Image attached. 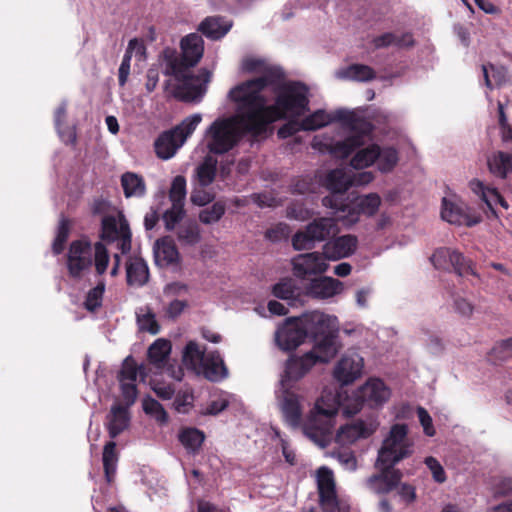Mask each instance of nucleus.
Instances as JSON below:
<instances>
[{"mask_svg": "<svg viewBox=\"0 0 512 512\" xmlns=\"http://www.w3.org/2000/svg\"><path fill=\"white\" fill-rule=\"evenodd\" d=\"M413 442L408 438L406 424L396 423L391 426L386 438L378 450L375 468L377 473L369 476L366 487L375 494L387 495L398 489V495L406 504L416 500V489L408 483H401L403 473L395 465L413 454Z\"/></svg>", "mask_w": 512, "mask_h": 512, "instance_id": "obj_1", "label": "nucleus"}, {"mask_svg": "<svg viewBox=\"0 0 512 512\" xmlns=\"http://www.w3.org/2000/svg\"><path fill=\"white\" fill-rule=\"evenodd\" d=\"M180 48V56L172 50L164 52V74L174 77L179 82L174 89V97L182 101H191L205 93L212 73L206 68L200 69L196 75L191 72V68L199 63L204 53V41L201 35L197 33L186 35L181 40Z\"/></svg>", "mask_w": 512, "mask_h": 512, "instance_id": "obj_2", "label": "nucleus"}, {"mask_svg": "<svg viewBox=\"0 0 512 512\" xmlns=\"http://www.w3.org/2000/svg\"><path fill=\"white\" fill-rule=\"evenodd\" d=\"M336 118L350 129L351 134L341 141L329 144L322 143L315 137L313 147L323 149L339 159H346L355 152L350 159V166L357 170L372 166L380 155L378 144L365 146L372 134L373 125L368 120L347 111H339Z\"/></svg>", "mask_w": 512, "mask_h": 512, "instance_id": "obj_3", "label": "nucleus"}, {"mask_svg": "<svg viewBox=\"0 0 512 512\" xmlns=\"http://www.w3.org/2000/svg\"><path fill=\"white\" fill-rule=\"evenodd\" d=\"M275 102L267 105V99L251 109L244 118L249 122V130L256 134H266L269 126L288 115L299 117L309 110L308 88L297 81L281 84L275 90Z\"/></svg>", "mask_w": 512, "mask_h": 512, "instance_id": "obj_4", "label": "nucleus"}, {"mask_svg": "<svg viewBox=\"0 0 512 512\" xmlns=\"http://www.w3.org/2000/svg\"><path fill=\"white\" fill-rule=\"evenodd\" d=\"M238 114L235 116L218 117L204 132V143L208 152L212 155H223L239 145L245 135L256 139L264 134H256L249 130V122L244 116L249 113V108H244L242 103H235Z\"/></svg>", "mask_w": 512, "mask_h": 512, "instance_id": "obj_5", "label": "nucleus"}, {"mask_svg": "<svg viewBox=\"0 0 512 512\" xmlns=\"http://www.w3.org/2000/svg\"><path fill=\"white\" fill-rule=\"evenodd\" d=\"M261 73L260 77L244 81L233 87L229 91L230 100L234 103H242L244 108L251 110L266 99L263 91L268 86L280 83L285 77L283 70L278 66L265 64Z\"/></svg>", "mask_w": 512, "mask_h": 512, "instance_id": "obj_6", "label": "nucleus"}, {"mask_svg": "<svg viewBox=\"0 0 512 512\" xmlns=\"http://www.w3.org/2000/svg\"><path fill=\"white\" fill-rule=\"evenodd\" d=\"M323 402L322 398L317 400L302 425L304 435L321 448L331 443L338 414V408L335 405L324 408Z\"/></svg>", "mask_w": 512, "mask_h": 512, "instance_id": "obj_7", "label": "nucleus"}, {"mask_svg": "<svg viewBox=\"0 0 512 512\" xmlns=\"http://www.w3.org/2000/svg\"><path fill=\"white\" fill-rule=\"evenodd\" d=\"M201 121L202 115L195 113L184 118L175 127L162 132L154 143L156 155L164 160L173 157L176 151L194 133Z\"/></svg>", "mask_w": 512, "mask_h": 512, "instance_id": "obj_8", "label": "nucleus"}, {"mask_svg": "<svg viewBox=\"0 0 512 512\" xmlns=\"http://www.w3.org/2000/svg\"><path fill=\"white\" fill-rule=\"evenodd\" d=\"M381 198L375 193L360 197L356 202L339 201L336 196H325L322 205L335 210L337 218L346 224H354L361 213L373 216L379 209Z\"/></svg>", "mask_w": 512, "mask_h": 512, "instance_id": "obj_9", "label": "nucleus"}, {"mask_svg": "<svg viewBox=\"0 0 512 512\" xmlns=\"http://www.w3.org/2000/svg\"><path fill=\"white\" fill-rule=\"evenodd\" d=\"M93 263L91 243L87 240H74L70 243L67 254V270L73 279H80Z\"/></svg>", "mask_w": 512, "mask_h": 512, "instance_id": "obj_10", "label": "nucleus"}, {"mask_svg": "<svg viewBox=\"0 0 512 512\" xmlns=\"http://www.w3.org/2000/svg\"><path fill=\"white\" fill-rule=\"evenodd\" d=\"M131 237L129 224L123 215L120 217L119 226L114 216L108 215L103 217L101 223L102 240L113 242L119 239V249L125 254L131 250Z\"/></svg>", "mask_w": 512, "mask_h": 512, "instance_id": "obj_11", "label": "nucleus"}, {"mask_svg": "<svg viewBox=\"0 0 512 512\" xmlns=\"http://www.w3.org/2000/svg\"><path fill=\"white\" fill-rule=\"evenodd\" d=\"M276 343L283 351L296 350L307 338L300 317H290L276 332Z\"/></svg>", "mask_w": 512, "mask_h": 512, "instance_id": "obj_12", "label": "nucleus"}, {"mask_svg": "<svg viewBox=\"0 0 512 512\" xmlns=\"http://www.w3.org/2000/svg\"><path fill=\"white\" fill-rule=\"evenodd\" d=\"M326 260L323 252L299 254L295 256L291 262L293 274L295 277L302 280L311 275L323 274L329 267Z\"/></svg>", "mask_w": 512, "mask_h": 512, "instance_id": "obj_13", "label": "nucleus"}, {"mask_svg": "<svg viewBox=\"0 0 512 512\" xmlns=\"http://www.w3.org/2000/svg\"><path fill=\"white\" fill-rule=\"evenodd\" d=\"M278 399L286 423L292 428H298L302 422L303 397L293 391L290 385H286L282 387V392Z\"/></svg>", "mask_w": 512, "mask_h": 512, "instance_id": "obj_14", "label": "nucleus"}, {"mask_svg": "<svg viewBox=\"0 0 512 512\" xmlns=\"http://www.w3.org/2000/svg\"><path fill=\"white\" fill-rule=\"evenodd\" d=\"M305 330L306 337L317 340L338 330L336 327V318L326 315L322 312L314 311L304 314L300 317Z\"/></svg>", "mask_w": 512, "mask_h": 512, "instance_id": "obj_15", "label": "nucleus"}, {"mask_svg": "<svg viewBox=\"0 0 512 512\" xmlns=\"http://www.w3.org/2000/svg\"><path fill=\"white\" fill-rule=\"evenodd\" d=\"M317 485L321 508L325 512H335L338 509V499L332 471L321 467L318 470Z\"/></svg>", "mask_w": 512, "mask_h": 512, "instance_id": "obj_16", "label": "nucleus"}, {"mask_svg": "<svg viewBox=\"0 0 512 512\" xmlns=\"http://www.w3.org/2000/svg\"><path fill=\"white\" fill-rule=\"evenodd\" d=\"M363 358L357 353L345 354L334 369V377L343 385L354 382L362 374Z\"/></svg>", "mask_w": 512, "mask_h": 512, "instance_id": "obj_17", "label": "nucleus"}, {"mask_svg": "<svg viewBox=\"0 0 512 512\" xmlns=\"http://www.w3.org/2000/svg\"><path fill=\"white\" fill-rule=\"evenodd\" d=\"M377 427L378 424L373 420L369 422L357 420L352 424L342 426L335 436V441L341 446L353 444L358 439L370 437Z\"/></svg>", "mask_w": 512, "mask_h": 512, "instance_id": "obj_18", "label": "nucleus"}, {"mask_svg": "<svg viewBox=\"0 0 512 512\" xmlns=\"http://www.w3.org/2000/svg\"><path fill=\"white\" fill-rule=\"evenodd\" d=\"M315 365V357L312 352H306L302 356H290L285 364L284 377L281 380L282 387L289 385L291 381L300 380Z\"/></svg>", "mask_w": 512, "mask_h": 512, "instance_id": "obj_19", "label": "nucleus"}, {"mask_svg": "<svg viewBox=\"0 0 512 512\" xmlns=\"http://www.w3.org/2000/svg\"><path fill=\"white\" fill-rule=\"evenodd\" d=\"M390 397V391L380 379H370L357 392L356 398L362 405L371 408L381 406Z\"/></svg>", "mask_w": 512, "mask_h": 512, "instance_id": "obj_20", "label": "nucleus"}, {"mask_svg": "<svg viewBox=\"0 0 512 512\" xmlns=\"http://www.w3.org/2000/svg\"><path fill=\"white\" fill-rule=\"evenodd\" d=\"M358 246L355 235L346 234L327 241L323 246V255L327 260H340L354 254Z\"/></svg>", "mask_w": 512, "mask_h": 512, "instance_id": "obj_21", "label": "nucleus"}, {"mask_svg": "<svg viewBox=\"0 0 512 512\" xmlns=\"http://www.w3.org/2000/svg\"><path fill=\"white\" fill-rule=\"evenodd\" d=\"M324 186L331 192L329 196H336L341 202L347 201L345 192L353 186V180L344 168H336L327 173Z\"/></svg>", "mask_w": 512, "mask_h": 512, "instance_id": "obj_22", "label": "nucleus"}, {"mask_svg": "<svg viewBox=\"0 0 512 512\" xmlns=\"http://www.w3.org/2000/svg\"><path fill=\"white\" fill-rule=\"evenodd\" d=\"M197 374H202L211 382H220L228 377V368L219 351L215 350L206 354V358L200 365Z\"/></svg>", "mask_w": 512, "mask_h": 512, "instance_id": "obj_23", "label": "nucleus"}, {"mask_svg": "<svg viewBox=\"0 0 512 512\" xmlns=\"http://www.w3.org/2000/svg\"><path fill=\"white\" fill-rule=\"evenodd\" d=\"M306 289L309 296L326 299L341 293L343 283L338 279L324 276L311 280Z\"/></svg>", "mask_w": 512, "mask_h": 512, "instance_id": "obj_24", "label": "nucleus"}, {"mask_svg": "<svg viewBox=\"0 0 512 512\" xmlns=\"http://www.w3.org/2000/svg\"><path fill=\"white\" fill-rule=\"evenodd\" d=\"M441 217L443 220L455 225L472 227L479 222L478 218H472L465 210L463 204L442 200Z\"/></svg>", "mask_w": 512, "mask_h": 512, "instance_id": "obj_25", "label": "nucleus"}, {"mask_svg": "<svg viewBox=\"0 0 512 512\" xmlns=\"http://www.w3.org/2000/svg\"><path fill=\"white\" fill-rule=\"evenodd\" d=\"M337 339L338 330L320 337L317 340H313L314 346L310 352L313 353L316 364L328 363L337 355L339 349Z\"/></svg>", "mask_w": 512, "mask_h": 512, "instance_id": "obj_26", "label": "nucleus"}, {"mask_svg": "<svg viewBox=\"0 0 512 512\" xmlns=\"http://www.w3.org/2000/svg\"><path fill=\"white\" fill-rule=\"evenodd\" d=\"M155 261L161 267H168L179 263V251L170 237L158 239L155 243Z\"/></svg>", "mask_w": 512, "mask_h": 512, "instance_id": "obj_27", "label": "nucleus"}, {"mask_svg": "<svg viewBox=\"0 0 512 512\" xmlns=\"http://www.w3.org/2000/svg\"><path fill=\"white\" fill-rule=\"evenodd\" d=\"M149 280V268L144 259L131 258L126 263V281L129 286L142 287Z\"/></svg>", "mask_w": 512, "mask_h": 512, "instance_id": "obj_28", "label": "nucleus"}, {"mask_svg": "<svg viewBox=\"0 0 512 512\" xmlns=\"http://www.w3.org/2000/svg\"><path fill=\"white\" fill-rule=\"evenodd\" d=\"M487 165L495 177L506 179L512 172V155L508 152L497 151L488 158Z\"/></svg>", "mask_w": 512, "mask_h": 512, "instance_id": "obj_29", "label": "nucleus"}, {"mask_svg": "<svg viewBox=\"0 0 512 512\" xmlns=\"http://www.w3.org/2000/svg\"><path fill=\"white\" fill-rule=\"evenodd\" d=\"M308 232L316 242L326 240L336 229V220L330 217H319L307 226Z\"/></svg>", "mask_w": 512, "mask_h": 512, "instance_id": "obj_30", "label": "nucleus"}, {"mask_svg": "<svg viewBox=\"0 0 512 512\" xmlns=\"http://www.w3.org/2000/svg\"><path fill=\"white\" fill-rule=\"evenodd\" d=\"M178 440L188 453L195 455L202 447L205 434L203 431L194 427L183 428L179 432Z\"/></svg>", "mask_w": 512, "mask_h": 512, "instance_id": "obj_31", "label": "nucleus"}, {"mask_svg": "<svg viewBox=\"0 0 512 512\" xmlns=\"http://www.w3.org/2000/svg\"><path fill=\"white\" fill-rule=\"evenodd\" d=\"M121 186L126 198L143 197L146 194L143 177L133 172H126L121 176Z\"/></svg>", "mask_w": 512, "mask_h": 512, "instance_id": "obj_32", "label": "nucleus"}, {"mask_svg": "<svg viewBox=\"0 0 512 512\" xmlns=\"http://www.w3.org/2000/svg\"><path fill=\"white\" fill-rule=\"evenodd\" d=\"M107 429L109 436L114 439L121 434L128 425L127 410L122 406H113L110 414L107 416Z\"/></svg>", "mask_w": 512, "mask_h": 512, "instance_id": "obj_33", "label": "nucleus"}, {"mask_svg": "<svg viewBox=\"0 0 512 512\" xmlns=\"http://www.w3.org/2000/svg\"><path fill=\"white\" fill-rule=\"evenodd\" d=\"M136 52V54L143 55L145 53V47L142 43L139 42L138 39H131L128 43L127 50L123 56L122 62L118 71V81L120 86H124L127 82L129 73H130V62L132 58V53Z\"/></svg>", "mask_w": 512, "mask_h": 512, "instance_id": "obj_34", "label": "nucleus"}, {"mask_svg": "<svg viewBox=\"0 0 512 512\" xmlns=\"http://www.w3.org/2000/svg\"><path fill=\"white\" fill-rule=\"evenodd\" d=\"M339 111L340 110L336 111L334 116H331L330 114L326 113L325 110H316L301 120L300 129L302 131H315L330 124L333 121H338L336 117Z\"/></svg>", "mask_w": 512, "mask_h": 512, "instance_id": "obj_35", "label": "nucleus"}, {"mask_svg": "<svg viewBox=\"0 0 512 512\" xmlns=\"http://www.w3.org/2000/svg\"><path fill=\"white\" fill-rule=\"evenodd\" d=\"M217 159L212 155H207L196 168V176L201 187L211 185L217 174Z\"/></svg>", "mask_w": 512, "mask_h": 512, "instance_id": "obj_36", "label": "nucleus"}, {"mask_svg": "<svg viewBox=\"0 0 512 512\" xmlns=\"http://www.w3.org/2000/svg\"><path fill=\"white\" fill-rule=\"evenodd\" d=\"M204 349H200L198 344L194 341H189L183 351V363L184 365L197 373L206 358Z\"/></svg>", "mask_w": 512, "mask_h": 512, "instance_id": "obj_37", "label": "nucleus"}, {"mask_svg": "<svg viewBox=\"0 0 512 512\" xmlns=\"http://www.w3.org/2000/svg\"><path fill=\"white\" fill-rule=\"evenodd\" d=\"M170 352V342L165 339H157L148 348L147 357L151 364L160 368L165 364Z\"/></svg>", "mask_w": 512, "mask_h": 512, "instance_id": "obj_38", "label": "nucleus"}, {"mask_svg": "<svg viewBox=\"0 0 512 512\" xmlns=\"http://www.w3.org/2000/svg\"><path fill=\"white\" fill-rule=\"evenodd\" d=\"M102 461L106 481L110 483L114 479L118 462V453L116 450V443L114 441H109L105 444Z\"/></svg>", "mask_w": 512, "mask_h": 512, "instance_id": "obj_39", "label": "nucleus"}, {"mask_svg": "<svg viewBox=\"0 0 512 512\" xmlns=\"http://www.w3.org/2000/svg\"><path fill=\"white\" fill-rule=\"evenodd\" d=\"M339 74L343 78L360 82H367L376 78L374 69L365 64H351Z\"/></svg>", "mask_w": 512, "mask_h": 512, "instance_id": "obj_40", "label": "nucleus"}, {"mask_svg": "<svg viewBox=\"0 0 512 512\" xmlns=\"http://www.w3.org/2000/svg\"><path fill=\"white\" fill-rule=\"evenodd\" d=\"M199 30L206 37L217 40L223 37L228 32L229 28L222 26L219 18L207 17L201 22Z\"/></svg>", "mask_w": 512, "mask_h": 512, "instance_id": "obj_41", "label": "nucleus"}, {"mask_svg": "<svg viewBox=\"0 0 512 512\" xmlns=\"http://www.w3.org/2000/svg\"><path fill=\"white\" fill-rule=\"evenodd\" d=\"M378 169L383 173L391 172L399 161L398 151L394 147H380V155L377 159Z\"/></svg>", "mask_w": 512, "mask_h": 512, "instance_id": "obj_42", "label": "nucleus"}, {"mask_svg": "<svg viewBox=\"0 0 512 512\" xmlns=\"http://www.w3.org/2000/svg\"><path fill=\"white\" fill-rule=\"evenodd\" d=\"M226 206L222 201L213 203L210 207H207L200 211L199 220L203 224H213L218 222L225 214Z\"/></svg>", "mask_w": 512, "mask_h": 512, "instance_id": "obj_43", "label": "nucleus"}, {"mask_svg": "<svg viewBox=\"0 0 512 512\" xmlns=\"http://www.w3.org/2000/svg\"><path fill=\"white\" fill-rule=\"evenodd\" d=\"M105 292V283L100 281L94 288L90 289L84 301V307L89 312H95L102 306Z\"/></svg>", "mask_w": 512, "mask_h": 512, "instance_id": "obj_44", "label": "nucleus"}, {"mask_svg": "<svg viewBox=\"0 0 512 512\" xmlns=\"http://www.w3.org/2000/svg\"><path fill=\"white\" fill-rule=\"evenodd\" d=\"M143 410L146 414L155 418V420L161 424L168 421V414L165 411L161 403L154 398L147 396L142 402Z\"/></svg>", "mask_w": 512, "mask_h": 512, "instance_id": "obj_45", "label": "nucleus"}, {"mask_svg": "<svg viewBox=\"0 0 512 512\" xmlns=\"http://www.w3.org/2000/svg\"><path fill=\"white\" fill-rule=\"evenodd\" d=\"M69 233L70 221L62 217L58 225L56 237L52 244V250L55 255H59L63 252Z\"/></svg>", "mask_w": 512, "mask_h": 512, "instance_id": "obj_46", "label": "nucleus"}, {"mask_svg": "<svg viewBox=\"0 0 512 512\" xmlns=\"http://www.w3.org/2000/svg\"><path fill=\"white\" fill-rule=\"evenodd\" d=\"M185 213L184 205L172 204L171 208L162 215L165 229L167 231L174 230L176 225L184 218Z\"/></svg>", "mask_w": 512, "mask_h": 512, "instance_id": "obj_47", "label": "nucleus"}, {"mask_svg": "<svg viewBox=\"0 0 512 512\" xmlns=\"http://www.w3.org/2000/svg\"><path fill=\"white\" fill-rule=\"evenodd\" d=\"M186 197V179L182 175H177L169 190V199L172 204L184 205Z\"/></svg>", "mask_w": 512, "mask_h": 512, "instance_id": "obj_48", "label": "nucleus"}, {"mask_svg": "<svg viewBox=\"0 0 512 512\" xmlns=\"http://www.w3.org/2000/svg\"><path fill=\"white\" fill-rule=\"evenodd\" d=\"M178 240L185 245H195L200 239V230L196 224L181 226L177 231Z\"/></svg>", "mask_w": 512, "mask_h": 512, "instance_id": "obj_49", "label": "nucleus"}, {"mask_svg": "<svg viewBox=\"0 0 512 512\" xmlns=\"http://www.w3.org/2000/svg\"><path fill=\"white\" fill-rule=\"evenodd\" d=\"M333 458H336L340 464L347 470L355 471L357 469V459L352 450L345 447H339L332 451Z\"/></svg>", "mask_w": 512, "mask_h": 512, "instance_id": "obj_50", "label": "nucleus"}, {"mask_svg": "<svg viewBox=\"0 0 512 512\" xmlns=\"http://www.w3.org/2000/svg\"><path fill=\"white\" fill-rule=\"evenodd\" d=\"M138 365L132 356H128L122 363V367L118 373L119 382H136L138 376Z\"/></svg>", "mask_w": 512, "mask_h": 512, "instance_id": "obj_51", "label": "nucleus"}, {"mask_svg": "<svg viewBox=\"0 0 512 512\" xmlns=\"http://www.w3.org/2000/svg\"><path fill=\"white\" fill-rule=\"evenodd\" d=\"M450 264V267H452L455 273H457L459 276L467 274L476 275L472 268L471 261L467 260L464 255L457 250L453 251Z\"/></svg>", "mask_w": 512, "mask_h": 512, "instance_id": "obj_52", "label": "nucleus"}, {"mask_svg": "<svg viewBox=\"0 0 512 512\" xmlns=\"http://www.w3.org/2000/svg\"><path fill=\"white\" fill-rule=\"evenodd\" d=\"M272 294L282 300H290L295 297V285L290 278H284L272 287Z\"/></svg>", "mask_w": 512, "mask_h": 512, "instance_id": "obj_53", "label": "nucleus"}, {"mask_svg": "<svg viewBox=\"0 0 512 512\" xmlns=\"http://www.w3.org/2000/svg\"><path fill=\"white\" fill-rule=\"evenodd\" d=\"M292 247L296 251L311 250L314 248L315 240L308 232L307 227L304 230H298L292 237Z\"/></svg>", "mask_w": 512, "mask_h": 512, "instance_id": "obj_54", "label": "nucleus"}, {"mask_svg": "<svg viewBox=\"0 0 512 512\" xmlns=\"http://www.w3.org/2000/svg\"><path fill=\"white\" fill-rule=\"evenodd\" d=\"M453 251L454 250L447 247H442L435 250L430 258L434 267L437 269H448L451 266L450 262L452 259Z\"/></svg>", "mask_w": 512, "mask_h": 512, "instance_id": "obj_55", "label": "nucleus"}, {"mask_svg": "<svg viewBox=\"0 0 512 512\" xmlns=\"http://www.w3.org/2000/svg\"><path fill=\"white\" fill-rule=\"evenodd\" d=\"M95 249V269L99 275L106 272L109 264V254L106 247L101 243L97 242L94 246Z\"/></svg>", "mask_w": 512, "mask_h": 512, "instance_id": "obj_56", "label": "nucleus"}, {"mask_svg": "<svg viewBox=\"0 0 512 512\" xmlns=\"http://www.w3.org/2000/svg\"><path fill=\"white\" fill-rule=\"evenodd\" d=\"M424 463L432 474L433 480L442 484L447 480L446 472L441 463L433 456H428L424 459Z\"/></svg>", "mask_w": 512, "mask_h": 512, "instance_id": "obj_57", "label": "nucleus"}, {"mask_svg": "<svg viewBox=\"0 0 512 512\" xmlns=\"http://www.w3.org/2000/svg\"><path fill=\"white\" fill-rule=\"evenodd\" d=\"M194 396L192 391L179 392L174 400V408L179 413H188L193 406Z\"/></svg>", "mask_w": 512, "mask_h": 512, "instance_id": "obj_58", "label": "nucleus"}, {"mask_svg": "<svg viewBox=\"0 0 512 512\" xmlns=\"http://www.w3.org/2000/svg\"><path fill=\"white\" fill-rule=\"evenodd\" d=\"M121 396L126 406H131L135 403L138 396V389L135 382H119Z\"/></svg>", "mask_w": 512, "mask_h": 512, "instance_id": "obj_59", "label": "nucleus"}, {"mask_svg": "<svg viewBox=\"0 0 512 512\" xmlns=\"http://www.w3.org/2000/svg\"><path fill=\"white\" fill-rule=\"evenodd\" d=\"M289 231L290 228L286 223H278L266 230L265 238L271 242H279L288 237Z\"/></svg>", "mask_w": 512, "mask_h": 512, "instance_id": "obj_60", "label": "nucleus"}, {"mask_svg": "<svg viewBox=\"0 0 512 512\" xmlns=\"http://www.w3.org/2000/svg\"><path fill=\"white\" fill-rule=\"evenodd\" d=\"M491 354L501 361L512 358V337L502 340L495 345L491 350Z\"/></svg>", "mask_w": 512, "mask_h": 512, "instance_id": "obj_61", "label": "nucleus"}, {"mask_svg": "<svg viewBox=\"0 0 512 512\" xmlns=\"http://www.w3.org/2000/svg\"><path fill=\"white\" fill-rule=\"evenodd\" d=\"M313 212L301 203H294L287 208V216L298 221H305L312 217Z\"/></svg>", "mask_w": 512, "mask_h": 512, "instance_id": "obj_62", "label": "nucleus"}, {"mask_svg": "<svg viewBox=\"0 0 512 512\" xmlns=\"http://www.w3.org/2000/svg\"><path fill=\"white\" fill-rule=\"evenodd\" d=\"M204 188L194 189L191 193L190 199L194 205L205 206L214 200V194L207 192Z\"/></svg>", "mask_w": 512, "mask_h": 512, "instance_id": "obj_63", "label": "nucleus"}, {"mask_svg": "<svg viewBox=\"0 0 512 512\" xmlns=\"http://www.w3.org/2000/svg\"><path fill=\"white\" fill-rule=\"evenodd\" d=\"M417 415L419 418V422L421 423L424 433L427 436H434L435 435V429L433 427L432 418L427 412V410L423 407L417 408Z\"/></svg>", "mask_w": 512, "mask_h": 512, "instance_id": "obj_64", "label": "nucleus"}]
</instances>
